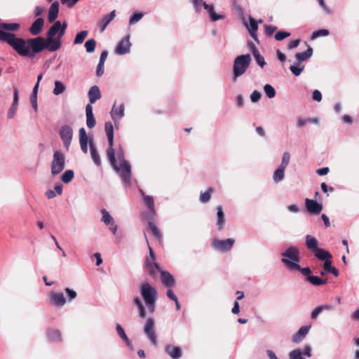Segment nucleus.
<instances>
[{"label": "nucleus", "instance_id": "4be33fe9", "mask_svg": "<svg viewBox=\"0 0 359 359\" xmlns=\"http://www.w3.org/2000/svg\"><path fill=\"white\" fill-rule=\"evenodd\" d=\"M18 95H19L18 90L17 88H15L14 92H13V102L8 112V117L9 118H13V116H15V112L17 111V106L18 104V100H19Z\"/></svg>", "mask_w": 359, "mask_h": 359}, {"label": "nucleus", "instance_id": "7ed1b4c3", "mask_svg": "<svg viewBox=\"0 0 359 359\" xmlns=\"http://www.w3.org/2000/svg\"><path fill=\"white\" fill-rule=\"evenodd\" d=\"M104 130L107 136L109 147L107 150V156L111 165L115 170H119L118 165L115 158V150L114 149V127L111 122H107Z\"/></svg>", "mask_w": 359, "mask_h": 359}, {"label": "nucleus", "instance_id": "69168bd1", "mask_svg": "<svg viewBox=\"0 0 359 359\" xmlns=\"http://www.w3.org/2000/svg\"><path fill=\"white\" fill-rule=\"evenodd\" d=\"M312 97L314 100L317 101V102H320L322 100V95H321V93L318 90H315L313 92V95H312Z\"/></svg>", "mask_w": 359, "mask_h": 359}, {"label": "nucleus", "instance_id": "c85d7f7f", "mask_svg": "<svg viewBox=\"0 0 359 359\" xmlns=\"http://www.w3.org/2000/svg\"><path fill=\"white\" fill-rule=\"evenodd\" d=\"M90 151L91 158L93 160L95 164L99 166L101 164V160L97 150L92 142H90Z\"/></svg>", "mask_w": 359, "mask_h": 359}, {"label": "nucleus", "instance_id": "0eeeda50", "mask_svg": "<svg viewBox=\"0 0 359 359\" xmlns=\"http://www.w3.org/2000/svg\"><path fill=\"white\" fill-rule=\"evenodd\" d=\"M119 170H116L120 173L121 180L125 185L129 186L131 184V166L130 163L123 160L118 166Z\"/></svg>", "mask_w": 359, "mask_h": 359}, {"label": "nucleus", "instance_id": "f257e3e1", "mask_svg": "<svg viewBox=\"0 0 359 359\" xmlns=\"http://www.w3.org/2000/svg\"><path fill=\"white\" fill-rule=\"evenodd\" d=\"M53 22L46 33V38L37 36L25 39L17 37L13 33L0 30V41L7 43L22 57H34L36 54L45 49H48L50 52L56 51L62 46V41H59L55 38L61 28V22L60 21Z\"/></svg>", "mask_w": 359, "mask_h": 359}, {"label": "nucleus", "instance_id": "9d476101", "mask_svg": "<svg viewBox=\"0 0 359 359\" xmlns=\"http://www.w3.org/2000/svg\"><path fill=\"white\" fill-rule=\"evenodd\" d=\"M60 135L65 148L68 150L73 136L72 128L67 125L62 126L60 130Z\"/></svg>", "mask_w": 359, "mask_h": 359}, {"label": "nucleus", "instance_id": "72a5a7b5", "mask_svg": "<svg viewBox=\"0 0 359 359\" xmlns=\"http://www.w3.org/2000/svg\"><path fill=\"white\" fill-rule=\"evenodd\" d=\"M140 191H141V194L143 196V199H144V203L149 208V211L152 214H154L155 213V208H154V202L153 197L150 196L145 195V194L142 190Z\"/></svg>", "mask_w": 359, "mask_h": 359}, {"label": "nucleus", "instance_id": "aec40b11", "mask_svg": "<svg viewBox=\"0 0 359 359\" xmlns=\"http://www.w3.org/2000/svg\"><path fill=\"white\" fill-rule=\"evenodd\" d=\"M46 335L48 340L51 342H60L62 340L61 332L57 329H48L46 330Z\"/></svg>", "mask_w": 359, "mask_h": 359}, {"label": "nucleus", "instance_id": "79ce46f5", "mask_svg": "<svg viewBox=\"0 0 359 359\" xmlns=\"http://www.w3.org/2000/svg\"><path fill=\"white\" fill-rule=\"evenodd\" d=\"M116 332L118 334V336L124 341L127 343L128 345H129L130 344V339H128V337H127L126 334L125 333V331L123 330V328L121 327V325L119 324H117L116 325Z\"/></svg>", "mask_w": 359, "mask_h": 359}, {"label": "nucleus", "instance_id": "f03ea898", "mask_svg": "<svg viewBox=\"0 0 359 359\" xmlns=\"http://www.w3.org/2000/svg\"><path fill=\"white\" fill-rule=\"evenodd\" d=\"M140 293L151 313L155 310L157 291L149 283H143L140 286Z\"/></svg>", "mask_w": 359, "mask_h": 359}, {"label": "nucleus", "instance_id": "2eb2a0df", "mask_svg": "<svg viewBox=\"0 0 359 359\" xmlns=\"http://www.w3.org/2000/svg\"><path fill=\"white\" fill-rule=\"evenodd\" d=\"M43 24L44 20L43 18H37L29 28V32L34 36L39 34L42 31Z\"/></svg>", "mask_w": 359, "mask_h": 359}, {"label": "nucleus", "instance_id": "393cba45", "mask_svg": "<svg viewBox=\"0 0 359 359\" xmlns=\"http://www.w3.org/2000/svg\"><path fill=\"white\" fill-rule=\"evenodd\" d=\"M311 326H303L300 327L298 332L294 335L292 341L294 343L300 342L308 334Z\"/></svg>", "mask_w": 359, "mask_h": 359}, {"label": "nucleus", "instance_id": "f8f14e48", "mask_svg": "<svg viewBox=\"0 0 359 359\" xmlns=\"http://www.w3.org/2000/svg\"><path fill=\"white\" fill-rule=\"evenodd\" d=\"M305 206L309 212L314 215H318L323 210V205L318 203V201L306 198Z\"/></svg>", "mask_w": 359, "mask_h": 359}, {"label": "nucleus", "instance_id": "8fccbe9b", "mask_svg": "<svg viewBox=\"0 0 359 359\" xmlns=\"http://www.w3.org/2000/svg\"><path fill=\"white\" fill-rule=\"evenodd\" d=\"M290 153L287 151L284 152L283 154L282 162H281L280 167L285 169L290 163Z\"/></svg>", "mask_w": 359, "mask_h": 359}, {"label": "nucleus", "instance_id": "4468645a", "mask_svg": "<svg viewBox=\"0 0 359 359\" xmlns=\"http://www.w3.org/2000/svg\"><path fill=\"white\" fill-rule=\"evenodd\" d=\"M160 273L161 280L164 286L171 287L175 285V280L168 271L162 270Z\"/></svg>", "mask_w": 359, "mask_h": 359}, {"label": "nucleus", "instance_id": "bb28decb", "mask_svg": "<svg viewBox=\"0 0 359 359\" xmlns=\"http://www.w3.org/2000/svg\"><path fill=\"white\" fill-rule=\"evenodd\" d=\"M313 53V49L310 46H308V48L306 51L302 53H297L295 55V57L299 62H302L308 60L311 57Z\"/></svg>", "mask_w": 359, "mask_h": 359}, {"label": "nucleus", "instance_id": "052dcab7", "mask_svg": "<svg viewBox=\"0 0 359 359\" xmlns=\"http://www.w3.org/2000/svg\"><path fill=\"white\" fill-rule=\"evenodd\" d=\"M143 15L140 13H137L133 15L130 19V24H135L138 22L142 18Z\"/></svg>", "mask_w": 359, "mask_h": 359}, {"label": "nucleus", "instance_id": "bf43d9fd", "mask_svg": "<svg viewBox=\"0 0 359 359\" xmlns=\"http://www.w3.org/2000/svg\"><path fill=\"white\" fill-rule=\"evenodd\" d=\"M276 29V27L266 25L264 26V33L267 36H271Z\"/></svg>", "mask_w": 359, "mask_h": 359}, {"label": "nucleus", "instance_id": "20e7f679", "mask_svg": "<svg viewBox=\"0 0 359 359\" xmlns=\"http://www.w3.org/2000/svg\"><path fill=\"white\" fill-rule=\"evenodd\" d=\"M251 62L250 54L241 55L236 57L233 62V72L234 78L243 75L249 67Z\"/></svg>", "mask_w": 359, "mask_h": 359}, {"label": "nucleus", "instance_id": "412c9836", "mask_svg": "<svg viewBox=\"0 0 359 359\" xmlns=\"http://www.w3.org/2000/svg\"><path fill=\"white\" fill-rule=\"evenodd\" d=\"M165 351L166 353L173 359H178L182 356V350L178 346L167 345Z\"/></svg>", "mask_w": 359, "mask_h": 359}, {"label": "nucleus", "instance_id": "ea45409f", "mask_svg": "<svg viewBox=\"0 0 359 359\" xmlns=\"http://www.w3.org/2000/svg\"><path fill=\"white\" fill-rule=\"evenodd\" d=\"M285 168L279 166V168L274 172L273 179L276 182H279L284 179Z\"/></svg>", "mask_w": 359, "mask_h": 359}, {"label": "nucleus", "instance_id": "13d9d810", "mask_svg": "<svg viewBox=\"0 0 359 359\" xmlns=\"http://www.w3.org/2000/svg\"><path fill=\"white\" fill-rule=\"evenodd\" d=\"M209 14H210L211 20L213 22L224 18V17L223 15L217 14L214 11V8H210V11H209Z\"/></svg>", "mask_w": 359, "mask_h": 359}, {"label": "nucleus", "instance_id": "ddd939ff", "mask_svg": "<svg viewBox=\"0 0 359 359\" xmlns=\"http://www.w3.org/2000/svg\"><path fill=\"white\" fill-rule=\"evenodd\" d=\"M131 43L129 41V36L123 38L117 45L115 53L118 55H124L130 51Z\"/></svg>", "mask_w": 359, "mask_h": 359}, {"label": "nucleus", "instance_id": "a18cd8bd", "mask_svg": "<svg viewBox=\"0 0 359 359\" xmlns=\"http://www.w3.org/2000/svg\"><path fill=\"white\" fill-rule=\"evenodd\" d=\"M95 47H96V41L94 39H88L85 43V48H86V52H88V53L94 52Z\"/></svg>", "mask_w": 359, "mask_h": 359}, {"label": "nucleus", "instance_id": "cd10ccee", "mask_svg": "<svg viewBox=\"0 0 359 359\" xmlns=\"http://www.w3.org/2000/svg\"><path fill=\"white\" fill-rule=\"evenodd\" d=\"M289 265V269L292 271H299L303 275L309 276V274L311 273V270L309 267L306 268H302L301 266L299 264L292 262V263H288Z\"/></svg>", "mask_w": 359, "mask_h": 359}, {"label": "nucleus", "instance_id": "9b49d317", "mask_svg": "<svg viewBox=\"0 0 359 359\" xmlns=\"http://www.w3.org/2000/svg\"><path fill=\"white\" fill-rule=\"evenodd\" d=\"M49 297L50 304L56 307H62L67 302V299L62 292L51 291Z\"/></svg>", "mask_w": 359, "mask_h": 359}, {"label": "nucleus", "instance_id": "5701e85b", "mask_svg": "<svg viewBox=\"0 0 359 359\" xmlns=\"http://www.w3.org/2000/svg\"><path fill=\"white\" fill-rule=\"evenodd\" d=\"M88 97L90 104H93L97 100L100 99L101 93L98 86H93L90 88L88 91Z\"/></svg>", "mask_w": 359, "mask_h": 359}, {"label": "nucleus", "instance_id": "a211bd4d", "mask_svg": "<svg viewBox=\"0 0 359 359\" xmlns=\"http://www.w3.org/2000/svg\"><path fill=\"white\" fill-rule=\"evenodd\" d=\"M86 125L89 128H93L96 124V121L93 113V107L90 104L86 105Z\"/></svg>", "mask_w": 359, "mask_h": 359}, {"label": "nucleus", "instance_id": "774afa93", "mask_svg": "<svg viewBox=\"0 0 359 359\" xmlns=\"http://www.w3.org/2000/svg\"><path fill=\"white\" fill-rule=\"evenodd\" d=\"M300 41L299 39L293 40L289 43L287 45L288 49H293L297 48L299 44Z\"/></svg>", "mask_w": 359, "mask_h": 359}, {"label": "nucleus", "instance_id": "603ef678", "mask_svg": "<svg viewBox=\"0 0 359 359\" xmlns=\"http://www.w3.org/2000/svg\"><path fill=\"white\" fill-rule=\"evenodd\" d=\"M253 56L257 65H259L262 68H263L264 66L266 65V62L264 57L262 55H261L259 51L254 54Z\"/></svg>", "mask_w": 359, "mask_h": 359}, {"label": "nucleus", "instance_id": "de8ad7c7", "mask_svg": "<svg viewBox=\"0 0 359 359\" xmlns=\"http://www.w3.org/2000/svg\"><path fill=\"white\" fill-rule=\"evenodd\" d=\"M264 90L269 98H273L276 95V90L270 84H266L264 86Z\"/></svg>", "mask_w": 359, "mask_h": 359}, {"label": "nucleus", "instance_id": "c03bdc74", "mask_svg": "<svg viewBox=\"0 0 359 359\" xmlns=\"http://www.w3.org/2000/svg\"><path fill=\"white\" fill-rule=\"evenodd\" d=\"M147 269L149 274L152 277H155L157 272H161V271H162L157 263L149 265V267L147 268Z\"/></svg>", "mask_w": 359, "mask_h": 359}, {"label": "nucleus", "instance_id": "f704fd0d", "mask_svg": "<svg viewBox=\"0 0 359 359\" xmlns=\"http://www.w3.org/2000/svg\"><path fill=\"white\" fill-rule=\"evenodd\" d=\"M148 229L152 233L153 236L155 237L156 240H158V241H161V233L158 227L156 226V225L153 222H149Z\"/></svg>", "mask_w": 359, "mask_h": 359}, {"label": "nucleus", "instance_id": "58836bf2", "mask_svg": "<svg viewBox=\"0 0 359 359\" xmlns=\"http://www.w3.org/2000/svg\"><path fill=\"white\" fill-rule=\"evenodd\" d=\"M213 192V189L212 187H210L208 189V190L205 192H201L200 194V201L203 203H208L210 198L211 195Z\"/></svg>", "mask_w": 359, "mask_h": 359}, {"label": "nucleus", "instance_id": "680f3d73", "mask_svg": "<svg viewBox=\"0 0 359 359\" xmlns=\"http://www.w3.org/2000/svg\"><path fill=\"white\" fill-rule=\"evenodd\" d=\"M260 98H261V93L257 90L253 91L250 95V99L252 102H258L260 100Z\"/></svg>", "mask_w": 359, "mask_h": 359}, {"label": "nucleus", "instance_id": "4d7b16f0", "mask_svg": "<svg viewBox=\"0 0 359 359\" xmlns=\"http://www.w3.org/2000/svg\"><path fill=\"white\" fill-rule=\"evenodd\" d=\"M79 142L88 143V136L83 128L79 129Z\"/></svg>", "mask_w": 359, "mask_h": 359}, {"label": "nucleus", "instance_id": "dca6fc26", "mask_svg": "<svg viewBox=\"0 0 359 359\" xmlns=\"http://www.w3.org/2000/svg\"><path fill=\"white\" fill-rule=\"evenodd\" d=\"M59 2L55 1L52 3L48 10V19L50 22H53L57 18L59 13Z\"/></svg>", "mask_w": 359, "mask_h": 359}, {"label": "nucleus", "instance_id": "e2e57ef3", "mask_svg": "<svg viewBox=\"0 0 359 359\" xmlns=\"http://www.w3.org/2000/svg\"><path fill=\"white\" fill-rule=\"evenodd\" d=\"M333 266H332V261H331V259H329L327 260H325L324 262V264H323V270L326 272V273H329L330 271L331 270V269L332 268Z\"/></svg>", "mask_w": 359, "mask_h": 359}, {"label": "nucleus", "instance_id": "49530a36", "mask_svg": "<svg viewBox=\"0 0 359 359\" xmlns=\"http://www.w3.org/2000/svg\"><path fill=\"white\" fill-rule=\"evenodd\" d=\"M74 172L72 170H66L62 175L61 180L65 183H69L74 177Z\"/></svg>", "mask_w": 359, "mask_h": 359}, {"label": "nucleus", "instance_id": "6ab92c4d", "mask_svg": "<svg viewBox=\"0 0 359 359\" xmlns=\"http://www.w3.org/2000/svg\"><path fill=\"white\" fill-rule=\"evenodd\" d=\"M116 11H112L109 14L105 15L99 22L101 32H104L108 25L114 19Z\"/></svg>", "mask_w": 359, "mask_h": 359}, {"label": "nucleus", "instance_id": "6e6d98bb", "mask_svg": "<svg viewBox=\"0 0 359 359\" xmlns=\"http://www.w3.org/2000/svg\"><path fill=\"white\" fill-rule=\"evenodd\" d=\"M304 68V65H302V67L291 65L290 67V71L292 72V74L295 76H299L302 72L303 69Z\"/></svg>", "mask_w": 359, "mask_h": 359}, {"label": "nucleus", "instance_id": "c9c22d12", "mask_svg": "<svg viewBox=\"0 0 359 359\" xmlns=\"http://www.w3.org/2000/svg\"><path fill=\"white\" fill-rule=\"evenodd\" d=\"M306 280L309 281L313 285L319 286L327 284V280L322 279L318 276H309L306 278Z\"/></svg>", "mask_w": 359, "mask_h": 359}, {"label": "nucleus", "instance_id": "37998d69", "mask_svg": "<svg viewBox=\"0 0 359 359\" xmlns=\"http://www.w3.org/2000/svg\"><path fill=\"white\" fill-rule=\"evenodd\" d=\"M101 212H102V221L106 225H109L111 223H113L114 222L112 217L109 215V213L105 209H102Z\"/></svg>", "mask_w": 359, "mask_h": 359}, {"label": "nucleus", "instance_id": "c756f323", "mask_svg": "<svg viewBox=\"0 0 359 359\" xmlns=\"http://www.w3.org/2000/svg\"><path fill=\"white\" fill-rule=\"evenodd\" d=\"M306 245L309 250H313V252L318 248L317 239L311 235L306 236Z\"/></svg>", "mask_w": 359, "mask_h": 359}, {"label": "nucleus", "instance_id": "09e8293b", "mask_svg": "<svg viewBox=\"0 0 359 359\" xmlns=\"http://www.w3.org/2000/svg\"><path fill=\"white\" fill-rule=\"evenodd\" d=\"M289 357L290 359H306L303 355L302 351L299 349L291 351L289 354Z\"/></svg>", "mask_w": 359, "mask_h": 359}, {"label": "nucleus", "instance_id": "864d4df0", "mask_svg": "<svg viewBox=\"0 0 359 359\" xmlns=\"http://www.w3.org/2000/svg\"><path fill=\"white\" fill-rule=\"evenodd\" d=\"M65 291L67 295V301L68 302H72L73 299H74L76 296H77V293L76 291L69 288V287H66L65 289Z\"/></svg>", "mask_w": 359, "mask_h": 359}, {"label": "nucleus", "instance_id": "a19ab883", "mask_svg": "<svg viewBox=\"0 0 359 359\" xmlns=\"http://www.w3.org/2000/svg\"><path fill=\"white\" fill-rule=\"evenodd\" d=\"M88 35V31H87V30H84V31H81V32H79L74 38V44L76 45V44L82 43Z\"/></svg>", "mask_w": 359, "mask_h": 359}, {"label": "nucleus", "instance_id": "338daca9", "mask_svg": "<svg viewBox=\"0 0 359 359\" xmlns=\"http://www.w3.org/2000/svg\"><path fill=\"white\" fill-rule=\"evenodd\" d=\"M203 2V0H192V3L196 11H199L201 10Z\"/></svg>", "mask_w": 359, "mask_h": 359}, {"label": "nucleus", "instance_id": "4c0bfd02", "mask_svg": "<svg viewBox=\"0 0 359 359\" xmlns=\"http://www.w3.org/2000/svg\"><path fill=\"white\" fill-rule=\"evenodd\" d=\"M53 94L55 95H60L66 90V86L60 81H55L54 83Z\"/></svg>", "mask_w": 359, "mask_h": 359}, {"label": "nucleus", "instance_id": "5fc2aeb1", "mask_svg": "<svg viewBox=\"0 0 359 359\" xmlns=\"http://www.w3.org/2000/svg\"><path fill=\"white\" fill-rule=\"evenodd\" d=\"M290 36V32H285V31H278L275 34V39L277 41H282V40L285 39V38H287V37H288Z\"/></svg>", "mask_w": 359, "mask_h": 359}, {"label": "nucleus", "instance_id": "0e129e2a", "mask_svg": "<svg viewBox=\"0 0 359 359\" xmlns=\"http://www.w3.org/2000/svg\"><path fill=\"white\" fill-rule=\"evenodd\" d=\"M104 63L99 62L96 69V75L100 77L104 74Z\"/></svg>", "mask_w": 359, "mask_h": 359}, {"label": "nucleus", "instance_id": "f3484780", "mask_svg": "<svg viewBox=\"0 0 359 359\" xmlns=\"http://www.w3.org/2000/svg\"><path fill=\"white\" fill-rule=\"evenodd\" d=\"M246 27L249 31L250 36L256 41H258V37H257V29H258V25L257 22L255 20V19L252 17H250L249 18V25H246Z\"/></svg>", "mask_w": 359, "mask_h": 359}, {"label": "nucleus", "instance_id": "a878e982", "mask_svg": "<svg viewBox=\"0 0 359 359\" xmlns=\"http://www.w3.org/2000/svg\"><path fill=\"white\" fill-rule=\"evenodd\" d=\"M334 306L331 304H323L316 307L312 311L311 314V319H316L317 316L323 311H332L334 310Z\"/></svg>", "mask_w": 359, "mask_h": 359}, {"label": "nucleus", "instance_id": "473e14b6", "mask_svg": "<svg viewBox=\"0 0 359 359\" xmlns=\"http://www.w3.org/2000/svg\"><path fill=\"white\" fill-rule=\"evenodd\" d=\"M20 27L18 23H0V30L6 32L5 31H18Z\"/></svg>", "mask_w": 359, "mask_h": 359}, {"label": "nucleus", "instance_id": "423d86ee", "mask_svg": "<svg viewBox=\"0 0 359 359\" xmlns=\"http://www.w3.org/2000/svg\"><path fill=\"white\" fill-rule=\"evenodd\" d=\"M281 261L285 266L289 269L288 263H297L298 264L300 261L299 251L296 247H290L284 252H283Z\"/></svg>", "mask_w": 359, "mask_h": 359}, {"label": "nucleus", "instance_id": "b1692460", "mask_svg": "<svg viewBox=\"0 0 359 359\" xmlns=\"http://www.w3.org/2000/svg\"><path fill=\"white\" fill-rule=\"evenodd\" d=\"M124 115V104L122 103L118 107V109H116V104H114L112 109L111 111V116L114 121L119 120Z\"/></svg>", "mask_w": 359, "mask_h": 359}, {"label": "nucleus", "instance_id": "6e6552de", "mask_svg": "<svg viewBox=\"0 0 359 359\" xmlns=\"http://www.w3.org/2000/svg\"><path fill=\"white\" fill-rule=\"evenodd\" d=\"M154 325L155 323L154 318H149L147 319L144 327V332L151 343L156 346L157 344V337L154 330Z\"/></svg>", "mask_w": 359, "mask_h": 359}, {"label": "nucleus", "instance_id": "e433bc0d", "mask_svg": "<svg viewBox=\"0 0 359 359\" xmlns=\"http://www.w3.org/2000/svg\"><path fill=\"white\" fill-rule=\"evenodd\" d=\"M133 303L137 306L139 309V316L142 318H144L146 317V311L142 300L140 299V297H137L134 298Z\"/></svg>", "mask_w": 359, "mask_h": 359}, {"label": "nucleus", "instance_id": "39448f33", "mask_svg": "<svg viewBox=\"0 0 359 359\" xmlns=\"http://www.w3.org/2000/svg\"><path fill=\"white\" fill-rule=\"evenodd\" d=\"M65 165V157L62 152L56 151L53 154V161L51 163V173L56 175L60 173Z\"/></svg>", "mask_w": 359, "mask_h": 359}, {"label": "nucleus", "instance_id": "2f4dec72", "mask_svg": "<svg viewBox=\"0 0 359 359\" xmlns=\"http://www.w3.org/2000/svg\"><path fill=\"white\" fill-rule=\"evenodd\" d=\"M217 225L218 226V229L219 231L222 230L223 226L224 224V214L222 210V207L221 205H218L217 207Z\"/></svg>", "mask_w": 359, "mask_h": 359}, {"label": "nucleus", "instance_id": "7c9ffc66", "mask_svg": "<svg viewBox=\"0 0 359 359\" xmlns=\"http://www.w3.org/2000/svg\"><path fill=\"white\" fill-rule=\"evenodd\" d=\"M315 256L320 260H327L332 259V255L327 250L321 248H318L315 251Z\"/></svg>", "mask_w": 359, "mask_h": 359}, {"label": "nucleus", "instance_id": "1a4fd4ad", "mask_svg": "<svg viewBox=\"0 0 359 359\" xmlns=\"http://www.w3.org/2000/svg\"><path fill=\"white\" fill-rule=\"evenodd\" d=\"M235 241L233 238H227L225 240L214 239L212 242V247L216 250L226 252L231 249Z\"/></svg>", "mask_w": 359, "mask_h": 359}, {"label": "nucleus", "instance_id": "3c124183", "mask_svg": "<svg viewBox=\"0 0 359 359\" xmlns=\"http://www.w3.org/2000/svg\"><path fill=\"white\" fill-rule=\"evenodd\" d=\"M329 34V31L325 29H319L313 32L311 39H315L320 36H325Z\"/></svg>", "mask_w": 359, "mask_h": 359}]
</instances>
